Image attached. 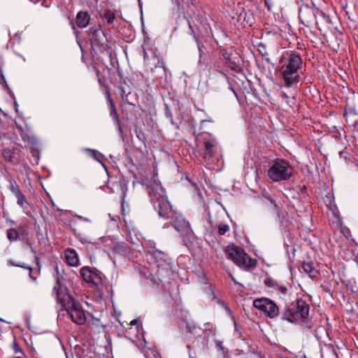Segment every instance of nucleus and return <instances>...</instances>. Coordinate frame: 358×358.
<instances>
[{
  "mask_svg": "<svg viewBox=\"0 0 358 358\" xmlns=\"http://www.w3.org/2000/svg\"><path fill=\"white\" fill-rule=\"evenodd\" d=\"M66 263L71 266H77L79 264V259L77 252L74 249L68 248L65 251Z\"/></svg>",
  "mask_w": 358,
  "mask_h": 358,
  "instance_id": "nucleus-16",
  "label": "nucleus"
},
{
  "mask_svg": "<svg viewBox=\"0 0 358 358\" xmlns=\"http://www.w3.org/2000/svg\"><path fill=\"white\" fill-rule=\"evenodd\" d=\"M72 25H73V26H72V28H73V29H76V28H75V24H72Z\"/></svg>",
  "mask_w": 358,
  "mask_h": 358,
  "instance_id": "nucleus-50",
  "label": "nucleus"
},
{
  "mask_svg": "<svg viewBox=\"0 0 358 358\" xmlns=\"http://www.w3.org/2000/svg\"><path fill=\"white\" fill-rule=\"evenodd\" d=\"M271 202L273 204L274 206V208L278 210V206L277 204L275 203V201H273V199H270Z\"/></svg>",
  "mask_w": 358,
  "mask_h": 358,
  "instance_id": "nucleus-43",
  "label": "nucleus"
},
{
  "mask_svg": "<svg viewBox=\"0 0 358 358\" xmlns=\"http://www.w3.org/2000/svg\"><path fill=\"white\" fill-rule=\"evenodd\" d=\"M317 15L322 16L323 13L319 10H315L308 6L301 8L299 12L300 22H310L313 20H315V22H317Z\"/></svg>",
  "mask_w": 358,
  "mask_h": 358,
  "instance_id": "nucleus-11",
  "label": "nucleus"
},
{
  "mask_svg": "<svg viewBox=\"0 0 358 358\" xmlns=\"http://www.w3.org/2000/svg\"><path fill=\"white\" fill-rule=\"evenodd\" d=\"M157 60V64H155V69H152V71H155L156 69H159V75L160 76H166V67H165V63L164 61L162 59H159L158 57H156Z\"/></svg>",
  "mask_w": 358,
  "mask_h": 358,
  "instance_id": "nucleus-20",
  "label": "nucleus"
},
{
  "mask_svg": "<svg viewBox=\"0 0 358 358\" xmlns=\"http://www.w3.org/2000/svg\"><path fill=\"white\" fill-rule=\"evenodd\" d=\"M77 22H90V15L87 12L80 11L76 16Z\"/></svg>",
  "mask_w": 358,
  "mask_h": 358,
  "instance_id": "nucleus-24",
  "label": "nucleus"
},
{
  "mask_svg": "<svg viewBox=\"0 0 358 358\" xmlns=\"http://www.w3.org/2000/svg\"><path fill=\"white\" fill-rule=\"evenodd\" d=\"M28 245H29V248L31 249V247H32L31 244L30 243H29Z\"/></svg>",
  "mask_w": 358,
  "mask_h": 358,
  "instance_id": "nucleus-51",
  "label": "nucleus"
},
{
  "mask_svg": "<svg viewBox=\"0 0 358 358\" xmlns=\"http://www.w3.org/2000/svg\"><path fill=\"white\" fill-rule=\"evenodd\" d=\"M218 345H220V341H217Z\"/></svg>",
  "mask_w": 358,
  "mask_h": 358,
  "instance_id": "nucleus-56",
  "label": "nucleus"
},
{
  "mask_svg": "<svg viewBox=\"0 0 358 358\" xmlns=\"http://www.w3.org/2000/svg\"><path fill=\"white\" fill-rule=\"evenodd\" d=\"M270 27L266 28L268 34L273 35H279L282 34L280 31V27L277 24H269Z\"/></svg>",
  "mask_w": 358,
  "mask_h": 358,
  "instance_id": "nucleus-28",
  "label": "nucleus"
},
{
  "mask_svg": "<svg viewBox=\"0 0 358 358\" xmlns=\"http://www.w3.org/2000/svg\"><path fill=\"white\" fill-rule=\"evenodd\" d=\"M87 151L90 153V156L97 161H99L98 157H102V155L96 150L87 149Z\"/></svg>",
  "mask_w": 358,
  "mask_h": 358,
  "instance_id": "nucleus-32",
  "label": "nucleus"
},
{
  "mask_svg": "<svg viewBox=\"0 0 358 358\" xmlns=\"http://www.w3.org/2000/svg\"><path fill=\"white\" fill-rule=\"evenodd\" d=\"M30 250H31V252L34 255L35 260H36V263L38 264V260H39V257H38L36 250H34V248L33 247H31Z\"/></svg>",
  "mask_w": 358,
  "mask_h": 358,
  "instance_id": "nucleus-38",
  "label": "nucleus"
},
{
  "mask_svg": "<svg viewBox=\"0 0 358 358\" xmlns=\"http://www.w3.org/2000/svg\"><path fill=\"white\" fill-rule=\"evenodd\" d=\"M280 27V31L282 34H280V36L284 38L287 36V34H290L292 32V29L289 24H282Z\"/></svg>",
  "mask_w": 358,
  "mask_h": 358,
  "instance_id": "nucleus-25",
  "label": "nucleus"
},
{
  "mask_svg": "<svg viewBox=\"0 0 358 358\" xmlns=\"http://www.w3.org/2000/svg\"><path fill=\"white\" fill-rule=\"evenodd\" d=\"M77 24L78 25L79 27L84 29V28H87V27L89 24L83 23V24Z\"/></svg>",
  "mask_w": 358,
  "mask_h": 358,
  "instance_id": "nucleus-42",
  "label": "nucleus"
},
{
  "mask_svg": "<svg viewBox=\"0 0 358 358\" xmlns=\"http://www.w3.org/2000/svg\"><path fill=\"white\" fill-rule=\"evenodd\" d=\"M16 127H17V130L19 131V134L21 136L22 140L24 141H29V137L25 134L23 127L21 125L17 124H16Z\"/></svg>",
  "mask_w": 358,
  "mask_h": 358,
  "instance_id": "nucleus-29",
  "label": "nucleus"
},
{
  "mask_svg": "<svg viewBox=\"0 0 358 358\" xmlns=\"http://www.w3.org/2000/svg\"><path fill=\"white\" fill-rule=\"evenodd\" d=\"M232 69L234 70H236V71H239V67L238 66H233Z\"/></svg>",
  "mask_w": 358,
  "mask_h": 358,
  "instance_id": "nucleus-46",
  "label": "nucleus"
},
{
  "mask_svg": "<svg viewBox=\"0 0 358 358\" xmlns=\"http://www.w3.org/2000/svg\"><path fill=\"white\" fill-rule=\"evenodd\" d=\"M141 28H142V31H143V32H144V31H145V29H144V23H142V24H141Z\"/></svg>",
  "mask_w": 358,
  "mask_h": 358,
  "instance_id": "nucleus-47",
  "label": "nucleus"
},
{
  "mask_svg": "<svg viewBox=\"0 0 358 358\" xmlns=\"http://www.w3.org/2000/svg\"><path fill=\"white\" fill-rule=\"evenodd\" d=\"M198 136L203 138V145L204 146L203 157L207 163H210L217 152V141L208 133H202L198 135Z\"/></svg>",
  "mask_w": 358,
  "mask_h": 358,
  "instance_id": "nucleus-9",
  "label": "nucleus"
},
{
  "mask_svg": "<svg viewBox=\"0 0 358 358\" xmlns=\"http://www.w3.org/2000/svg\"><path fill=\"white\" fill-rule=\"evenodd\" d=\"M265 285L269 287H274L277 286V283L271 278H267L264 282Z\"/></svg>",
  "mask_w": 358,
  "mask_h": 358,
  "instance_id": "nucleus-33",
  "label": "nucleus"
},
{
  "mask_svg": "<svg viewBox=\"0 0 358 358\" xmlns=\"http://www.w3.org/2000/svg\"><path fill=\"white\" fill-rule=\"evenodd\" d=\"M278 287V289L282 294H287V289L286 287L285 286H278L277 285L276 286Z\"/></svg>",
  "mask_w": 358,
  "mask_h": 358,
  "instance_id": "nucleus-36",
  "label": "nucleus"
},
{
  "mask_svg": "<svg viewBox=\"0 0 358 358\" xmlns=\"http://www.w3.org/2000/svg\"><path fill=\"white\" fill-rule=\"evenodd\" d=\"M3 157L10 162L17 163L20 162V159L16 156L15 152L9 149H4L3 151Z\"/></svg>",
  "mask_w": 358,
  "mask_h": 358,
  "instance_id": "nucleus-19",
  "label": "nucleus"
},
{
  "mask_svg": "<svg viewBox=\"0 0 358 358\" xmlns=\"http://www.w3.org/2000/svg\"><path fill=\"white\" fill-rule=\"evenodd\" d=\"M203 45L201 43H198V48H199V52H201V48H202Z\"/></svg>",
  "mask_w": 358,
  "mask_h": 358,
  "instance_id": "nucleus-44",
  "label": "nucleus"
},
{
  "mask_svg": "<svg viewBox=\"0 0 358 358\" xmlns=\"http://www.w3.org/2000/svg\"><path fill=\"white\" fill-rule=\"evenodd\" d=\"M217 229L218 234L222 236L229 230V227L227 224H220L217 226Z\"/></svg>",
  "mask_w": 358,
  "mask_h": 358,
  "instance_id": "nucleus-31",
  "label": "nucleus"
},
{
  "mask_svg": "<svg viewBox=\"0 0 358 358\" xmlns=\"http://www.w3.org/2000/svg\"><path fill=\"white\" fill-rule=\"evenodd\" d=\"M293 169L285 160L277 159L268 169V176L273 182L288 180L292 175Z\"/></svg>",
  "mask_w": 358,
  "mask_h": 358,
  "instance_id": "nucleus-6",
  "label": "nucleus"
},
{
  "mask_svg": "<svg viewBox=\"0 0 358 358\" xmlns=\"http://www.w3.org/2000/svg\"><path fill=\"white\" fill-rule=\"evenodd\" d=\"M309 305L302 299H297L291 307L285 308L281 313V320L293 323L305 321L309 315Z\"/></svg>",
  "mask_w": 358,
  "mask_h": 358,
  "instance_id": "nucleus-3",
  "label": "nucleus"
},
{
  "mask_svg": "<svg viewBox=\"0 0 358 358\" xmlns=\"http://www.w3.org/2000/svg\"><path fill=\"white\" fill-rule=\"evenodd\" d=\"M356 261H357V263L358 264V254L356 256Z\"/></svg>",
  "mask_w": 358,
  "mask_h": 358,
  "instance_id": "nucleus-49",
  "label": "nucleus"
},
{
  "mask_svg": "<svg viewBox=\"0 0 358 358\" xmlns=\"http://www.w3.org/2000/svg\"><path fill=\"white\" fill-rule=\"evenodd\" d=\"M57 303L67 312L73 322L78 325H83L85 323L87 320L85 312L72 296Z\"/></svg>",
  "mask_w": 358,
  "mask_h": 358,
  "instance_id": "nucleus-4",
  "label": "nucleus"
},
{
  "mask_svg": "<svg viewBox=\"0 0 358 358\" xmlns=\"http://www.w3.org/2000/svg\"><path fill=\"white\" fill-rule=\"evenodd\" d=\"M13 348L15 352H21L19 345L15 342L13 343Z\"/></svg>",
  "mask_w": 358,
  "mask_h": 358,
  "instance_id": "nucleus-41",
  "label": "nucleus"
},
{
  "mask_svg": "<svg viewBox=\"0 0 358 358\" xmlns=\"http://www.w3.org/2000/svg\"><path fill=\"white\" fill-rule=\"evenodd\" d=\"M189 28L192 29V27L191 24H189Z\"/></svg>",
  "mask_w": 358,
  "mask_h": 358,
  "instance_id": "nucleus-54",
  "label": "nucleus"
},
{
  "mask_svg": "<svg viewBox=\"0 0 358 358\" xmlns=\"http://www.w3.org/2000/svg\"><path fill=\"white\" fill-rule=\"evenodd\" d=\"M301 268L312 279L316 278L319 275L318 271L315 268L312 262H303Z\"/></svg>",
  "mask_w": 358,
  "mask_h": 358,
  "instance_id": "nucleus-18",
  "label": "nucleus"
},
{
  "mask_svg": "<svg viewBox=\"0 0 358 358\" xmlns=\"http://www.w3.org/2000/svg\"><path fill=\"white\" fill-rule=\"evenodd\" d=\"M335 33H338L340 34H343V27L341 26V24L339 27H336L334 28Z\"/></svg>",
  "mask_w": 358,
  "mask_h": 358,
  "instance_id": "nucleus-37",
  "label": "nucleus"
},
{
  "mask_svg": "<svg viewBox=\"0 0 358 358\" xmlns=\"http://www.w3.org/2000/svg\"><path fill=\"white\" fill-rule=\"evenodd\" d=\"M253 306L271 319L277 317L280 314L279 308L276 303L268 298L263 297L255 299Z\"/></svg>",
  "mask_w": 358,
  "mask_h": 358,
  "instance_id": "nucleus-8",
  "label": "nucleus"
},
{
  "mask_svg": "<svg viewBox=\"0 0 358 358\" xmlns=\"http://www.w3.org/2000/svg\"><path fill=\"white\" fill-rule=\"evenodd\" d=\"M16 127H17V130L19 131V134L21 136L22 140L24 141H29V137L25 134L23 127L21 125L17 124H16Z\"/></svg>",
  "mask_w": 358,
  "mask_h": 358,
  "instance_id": "nucleus-30",
  "label": "nucleus"
},
{
  "mask_svg": "<svg viewBox=\"0 0 358 358\" xmlns=\"http://www.w3.org/2000/svg\"><path fill=\"white\" fill-rule=\"evenodd\" d=\"M63 273L64 271H62L61 273L58 266H56L55 273L54 274L55 284L52 288V294L56 298L57 303L71 296L66 286V280Z\"/></svg>",
  "mask_w": 358,
  "mask_h": 358,
  "instance_id": "nucleus-7",
  "label": "nucleus"
},
{
  "mask_svg": "<svg viewBox=\"0 0 358 358\" xmlns=\"http://www.w3.org/2000/svg\"><path fill=\"white\" fill-rule=\"evenodd\" d=\"M162 273H165L166 274H169V271L168 269H166V270L162 269V271H160L159 269L157 270V276L159 278V280H161V281L163 280V279L162 278L163 277Z\"/></svg>",
  "mask_w": 358,
  "mask_h": 358,
  "instance_id": "nucleus-35",
  "label": "nucleus"
},
{
  "mask_svg": "<svg viewBox=\"0 0 358 358\" xmlns=\"http://www.w3.org/2000/svg\"><path fill=\"white\" fill-rule=\"evenodd\" d=\"M218 345H220V341H217Z\"/></svg>",
  "mask_w": 358,
  "mask_h": 358,
  "instance_id": "nucleus-55",
  "label": "nucleus"
},
{
  "mask_svg": "<svg viewBox=\"0 0 358 358\" xmlns=\"http://www.w3.org/2000/svg\"><path fill=\"white\" fill-rule=\"evenodd\" d=\"M106 94L107 95V99L110 103V116L115 120V122L118 124L119 127L120 128L121 121L119 118L115 103L110 97V92L108 90H106Z\"/></svg>",
  "mask_w": 358,
  "mask_h": 358,
  "instance_id": "nucleus-17",
  "label": "nucleus"
},
{
  "mask_svg": "<svg viewBox=\"0 0 358 358\" xmlns=\"http://www.w3.org/2000/svg\"><path fill=\"white\" fill-rule=\"evenodd\" d=\"M282 96L284 98V99H287L288 98V96L287 95L286 93L285 92H282Z\"/></svg>",
  "mask_w": 358,
  "mask_h": 358,
  "instance_id": "nucleus-45",
  "label": "nucleus"
},
{
  "mask_svg": "<svg viewBox=\"0 0 358 358\" xmlns=\"http://www.w3.org/2000/svg\"><path fill=\"white\" fill-rule=\"evenodd\" d=\"M280 63L282 66L280 72L286 87H290L299 80V70L302 66V59L298 52L287 51L282 56Z\"/></svg>",
  "mask_w": 358,
  "mask_h": 358,
  "instance_id": "nucleus-1",
  "label": "nucleus"
},
{
  "mask_svg": "<svg viewBox=\"0 0 358 358\" xmlns=\"http://www.w3.org/2000/svg\"><path fill=\"white\" fill-rule=\"evenodd\" d=\"M124 201L122 202V206H121V213H122V217H123V219H124V221L126 222L125 219H124V216H125V209H124Z\"/></svg>",
  "mask_w": 358,
  "mask_h": 358,
  "instance_id": "nucleus-39",
  "label": "nucleus"
},
{
  "mask_svg": "<svg viewBox=\"0 0 358 358\" xmlns=\"http://www.w3.org/2000/svg\"><path fill=\"white\" fill-rule=\"evenodd\" d=\"M96 73H97V75H98V74H99V71L98 69H96Z\"/></svg>",
  "mask_w": 358,
  "mask_h": 358,
  "instance_id": "nucleus-53",
  "label": "nucleus"
},
{
  "mask_svg": "<svg viewBox=\"0 0 358 358\" xmlns=\"http://www.w3.org/2000/svg\"><path fill=\"white\" fill-rule=\"evenodd\" d=\"M103 17L106 22H113L116 20L114 12L110 10H107L104 12Z\"/></svg>",
  "mask_w": 358,
  "mask_h": 358,
  "instance_id": "nucleus-26",
  "label": "nucleus"
},
{
  "mask_svg": "<svg viewBox=\"0 0 358 358\" xmlns=\"http://www.w3.org/2000/svg\"><path fill=\"white\" fill-rule=\"evenodd\" d=\"M265 5L266 6L268 10H271L272 6H273L275 3L274 0H264Z\"/></svg>",
  "mask_w": 358,
  "mask_h": 358,
  "instance_id": "nucleus-34",
  "label": "nucleus"
},
{
  "mask_svg": "<svg viewBox=\"0 0 358 358\" xmlns=\"http://www.w3.org/2000/svg\"><path fill=\"white\" fill-rule=\"evenodd\" d=\"M8 265H10V266H17V267H20V268H25V269H27L29 271V277L34 281L36 280V278L33 277L31 275V273H32V268L28 265H27L25 263H21V264H15V263H13L11 262H8Z\"/></svg>",
  "mask_w": 358,
  "mask_h": 358,
  "instance_id": "nucleus-23",
  "label": "nucleus"
},
{
  "mask_svg": "<svg viewBox=\"0 0 358 358\" xmlns=\"http://www.w3.org/2000/svg\"><path fill=\"white\" fill-rule=\"evenodd\" d=\"M208 122V120H203V121H202V124H203V123H205V122Z\"/></svg>",
  "mask_w": 358,
  "mask_h": 358,
  "instance_id": "nucleus-52",
  "label": "nucleus"
},
{
  "mask_svg": "<svg viewBox=\"0 0 358 358\" xmlns=\"http://www.w3.org/2000/svg\"><path fill=\"white\" fill-rule=\"evenodd\" d=\"M343 153H344V150L339 152L340 156L343 155Z\"/></svg>",
  "mask_w": 358,
  "mask_h": 358,
  "instance_id": "nucleus-48",
  "label": "nucleus"
},
{
  "mask_svg": "<svg viewBox=\"0 0 358 358\" xmlns=\"http://www.w3.org/2000/svg\"><path fill=\"white\" fill-rule=\"evenodd\" d=\"M138 321L137 320H133L130 322L129 324L131 326H136V329L138 330Z\"/></svg>",
  "mask_w": 358,
  "mask_h": 358,
  "instance_id": "nucleus-40",
  "label": "nucleus"
},
{
  "mask_svg": "<svg viewBox=\"0 0 358 358\" xmlns=\"http://www.w3.org/2000/svg\"><path fill=\"white\" fill-rule=\"evenodd\" d=\"M171 225L182 235H187L190 233L189 223L182 216L176 215L171 219Z\"/></svg>",
  "mask_w": 358,
  "mask_h": 358,
  "instance_id": "nucleus-12",
  "label": "nucleus"
},
{
  "mask_svg": "<svg viewBox=\"0 0 358 358\" xmlns=\"http://www.w3.org/2000/svg\"><path fill=\"white\" fill-rule=\"evenodd\" d=\"M100 27V24H98L93 27H90L86 31L89 34L91 41L96 43L97 44L101 43L103 41V38H105L103 31L101 29Z\"/></svg>",
  "mask_w": 358,
  "mask_h": 358,
  "instance_id": "nucleus-15",
  "label": "nucleus"
},
{
  "mask_svg": "<svg viewBox=\"0 0 358 358\" xmlns=\"http://www.w3.org/2000/svg\"><path fill=\"white\" fill-rule=\"evenodd\" d=\"M147 253L152 259H155L158 266L162 265L163 262L167 264H170L171 262V259L166 252L157 250L152 245L151 249H148Z\"/></svg>",
  "mask_w": 358,
  "mask_h": 358,
  "instance_id": "nucleus-13",
  "label": "nucleus"
},
{
  "mask_svg": "<svg viewBox=\"0 0 358 358\" xmlns=\"http://www.w3.org/2000/svg\"><path fill=\"white\" fill-rule=\"evenodd\" d=\"M101 327H102V324H101V321L99 319H96L93 317L91 320V322L88 324V328L91 331L92 330H96L99 329Z\"/></svg>",
  "mask_w": 358,
  "mask_h": 358,
  "instance_id": "nucleus-27",
  "label": "nucleus"
},
{
  "mask_svg": "<svg viewBox=\"0 0 358 358\" xmlns=\"http://www.w3.org/2000/svg\"><path fill=\"white\" fill-rule=\"evenodd\" d=\"M225 252L230 259L238 266L243 268H250L255 267L257 262L248 255L243 248L234 244L229 245L225 249Z\"/></svg>",
  "mask_w": 358,
  "mask_h": 358,
  "instance_id": "nucleus-5",
  "label": "nucleus"
},
{
  "mask_svg": "<svg viewBox=\"0 0 358 358\" xmlns=\"http://www.w3.org/2000/svg\"><path fill=\"white\" fill-rule=\"evenodd\" d=\"M257 50L263 59L266 60L267 62L269 61V54L266 50V45L262 43H259L257 45Z\"/></svg>",
  "mask_w": 358,
  "mask_h": 358,
  "instance_id": "nucleus-22",
  "label": "nucleus"
},
{
  "mask_svg": "<svg viewBox=\"0 0 358 358\" xmlns=\"http://www.w3.org/2000/svg\"><path fill=\"white\" fill-rule=\"evenodd\" d=\"M15 358H22V357H15Z\"/></svg>",
  "mask_w": 358,
  "mask_h": 358,
  "instance_id": "nucleus-57",
  "label": "nucleus"
},
{
  "mask_svg": "<svg viewBox=\"0 0 358 358\" xmlns=\"http://www.w3.org/2000/svg\"><path fill=\"white\" fill-rule=\"evenodd\" d=\"M149 195L154 208L159 215L164 219H171L177 213L173 210L166 196L165 190L160 186L155 185L150 187Z\"/></svg>",
  "mask_w": 358,
  "mask_h": 358,
  "instance_id": "nucleus-2",
  "label": "nucleus"
},
{
  "mask_svg": "<svg viewBox=\"0 0 358 358\" xmlns=\"http://www.w3.org/2000/svg\"><path fill=\"white\" fill-rule=\"evenodd\" d=\"M80 273L83 280L89 284L99 286L102 282L100 274L90 267L85 266L82 268Z\"/></svg>",
  "mask_w": 358,
  "mask_h": 358,
  "instance_id": "nucleus-10",
  "label": "nucleus"
},
{
  "mask_svg": "<svg viewBox=\"0 0 358 358\" xmlns=\"http://www.w3.org/2000/svg\"><path fill=\"white\" fill-rule=\"evenodd\" d=\"M6 235L9 241H13L17 240L20 236V233L17 229L10 228L7 230Z\"/></svg>",
  "mask_w": 358,
  "mask_h": 358,
  "instance_id": "nucleus-21",
  "label": "nucleus"
},
{
  "mask_svg": "<svg viewBox=\"0 0 358 358\" xmlns=\"http://www.w3.org/2000/svg\"><path fill=\"white\" fill-rule=\"evenodd\" d=\"M9 189L17 198V203L21 208H24L29 205V203L27 201L25 196L21 192L19 187L15 185V182L13 180H10Z\"/></svg>",
  "mask_w": 358,
  "mask_h": 358,
  "instance_id": "nucleus-14",
  "label": "nucleus"
}]
</instances>
